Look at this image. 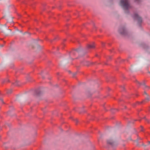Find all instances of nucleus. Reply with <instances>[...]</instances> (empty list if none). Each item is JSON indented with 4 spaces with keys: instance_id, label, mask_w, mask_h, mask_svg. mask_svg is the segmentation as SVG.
Wrapping results in <instances>:
<instances>
[{
    "instance_id": "nucleus-8",
    "label": "nucleus",
    "mask_w": 150,
    "mask_h": 150,
    "mask_svg": "<svg viewBox=\"0 0 150 150\" xmlns=\"http://www.w3.org/2000/svg\"><path fill=\"white\" fill-rule=\"evenodd\" d=\"M18 81H16L15 83H13L15 86H18Z\"/></svg>"
},
{
    "instance_id": "nucleus-14",
    "label": "nucleus",
    "mask_w": 150,
    "mask_h": 150,
    "mask_svg": "<svg viewBox=\"0 0 150 150\" xmlns=\"http://www.w3.org/2000/svg\"><path fill=\"white\" fill-rule=\"evenodd\" d=\"M121 87H122V88L123 89V90H124V86H122Z\"/></svg>"
},
{
    "instance_id": "nucleus-6",
    "label": "nucleus",
    "mask_w": 150,
    "mask_h": 150,
    "mask_svg": "<svg viewBox=\"0 0 150 150\" xmlns=\"http://www.w3.org/2000/svg\"><path fill=\"white\" fill-rule=\"evenodd\" d=\"M87 47L88 49L94 48L95 47V46L93 44L91 45H87Z\"/></svg>"
},
{
    "instance_id": "nucleus-4",
    "label": "nucleus",
    "mask_w": 150,
    "mask_h": 150,
    "mask_svg": "<svg viewBox=\"0 0 150 150\" xmlns=\"http://www.w3.org/2000/svg\"><path fill=\"white\" fill-rule=\"evenodd\" d=\"M119 31L120 33L122 35H125L127 33L126 30L124 28H120Z\"/></svg>"
},
{
    "instance_id": "nucleus-15",
    "label": "nucleus",
    "mask_w": 150,
    "mask_h": 150,
    "mask_svg": "<svg viewBox=\"0 0 150 150\" xmlns=\"http://www.w3.org/2000/svg\"><path fill=\"white\" fill-rule=\"evenodd\" d=\"M137 83H138L140 85H141V84L140 83H139V82H138V81H137Z\"/></svg>"
},
{
    "instance_id": "nucleus-2",
    "label": "nucleus",
    "mask_w": 150,
    "mask_h": 150,
    "mask_svg": "<svg viewBox=\"0 0 150 150\" xmlns=\"http://www.w3.org/2000/svg\"><path fill=\"white\" fill-rule=\"evenodd\" d=\"M132 17L134 20H136L137 21L138 23L139 24V25L140 26V24L142 21L141 18L139 16L138 14L136 13H134V15L132 16Z\"/></svg>"
},
{
    "instance_id": "nucleus-13",
    "label": "nucleus",
    "mask_w": 150,
    "mask_h": 150,
    "mask_svg": "<svg viewBox=\"0 0 150 150\" xmlns=\"http://www.w3.org/2000/svg\"><path fill=\"white\" fill-rule=\"evenodd\" d=\"M135 1L137 2H138L139 1V0H135Z\"/></svg>"
},
{
    "instance_id": "nucleus-11",
    "label": "nucleus",
    "mask_w": 150,
    "mask_h": 150,
    "mask_svg": "<svg viewBox=\"0 0 150 150\" xmlns=\"http://www.w3.org/2000/svg\"><path fill=\"white\" fill-rule=\"evenodd\" d=\"M0 100L1 101V102H2L3 103H4V102H3V100L2 99H1H1H0Z\"/></svg>"
},
{
    "instance_id": "nucleus-10",
    "label": "nucleus",
    "mask_w": 150,
    "mask_h": 150,
    "mask_svg": "<svg viewBox=\"0 0 150 150\" xmlns=\"http://www.w3.org/2000/svg\"><path fill=\"white\" fill-rule=\"evenodd\" d=\"M36 93L37 95H39L40 93V92H39V91L38 92V91H36Z\"/></svg>"
},
{
    "instance_id": "nucleus-17",
    "label": "nucleus",
    "mask_w": 150,
    "mask_h": 150,
    "mask_svg": "<svg viewBox=\"0 0 150 150\" xmlns=\"http://www.w3.org/2000/svg\"><path fill=\"white\" fill-rule=\"evenodd\" d=\"M3 46H4V45H1V47H3Z\"/></svg>"
},
{
    "instance_id": "nucleus-16",
    "label": "nucleus",
    "mask_w": 150,
    "mask_h": 150,
    "mask_svg": "<svg viewBox=\"0 0 150 150\" xmlns=\"http://www.w3.org/2000/svg\"><path fill=\"white\" fill-rule=\"evenodd\" d=\"M149 112H150V107L149 108Z\"/></svg>"
},
{
    "instance_id": "nucleus-18",
    "label": "nucleus",
    "mask_w": 150,
    "mask_h": 150,
    "mask_svg": "<svg viewBox=\"0 0 150 150\" xmlns=\"http://www.w3.org/2000/svg\"><path fill=\"white\" fill-rule=\"evenodd\" d=\"M141 128H142V129L141 130V131H143V130H142V127Z\"/></svg>"
},
{
    "instance_id": "nucleus-19",
    "label": "nucleus",
    "mask_w": 150,
    "mask_h": 150,
    "mask_svg": "<svg viewBox=\"0 0 150 150\" xmlns=\"http://www.w3.org/2000/svg\"><path fill=\"white\" fill-rule=\"evenodd\" d=\"M103 46H104V43H103Z\"/></svg>"
},
{
    "instance_id": "nucleus-12",
    "label": "nucleus",
    "mask_w": 150,
    "mask_h": 150,
    "mask_svg": "<svg viewBox=\"0 0 150 150\" xmlns=\"http://www.w3.org/2000/svg\"><path fill=\"white\" fill-rule=\"evenodd\" d=\"M75 121L76 122V123H77L78 122V120L77 119H76L75 120Z\"/></svg>"
},
{
    "instance_id": "nucleus-1",
    "label": "nucleus",
    "mask_w": 150,
    "mask_h": 150,
    "mask_svg": "<svg viewBox=\"0 0 150 150\" xmlns=\"http://www.w3.org/2000/svg\"><path fill=\"white\" fill-rule=\"evenodd\" d=\"M120 4L125 10V13H129V10L131 8L129 0H120Z\"/></svg>"
},
{
    "instance_id": "nucleus-9",
    "label": "nucleus",
    "mask_w": 150,
    "mask_h": 150,
    "mask_svg": "<svg viewBox=\"0 0 150 150\" xmlns=\"http://www.w3.org/2000/svg\"><path fill=\"white\" fill-rule=\"evenodd\" d=\"M12 92V90H10L8 91H7V93L8 94H10V93H11Z\"/></svg>"
},
{
    "instance_id": "nucleus-20",
    "label": "nucleus",
    "mask_w": 150,
    "mask_h": 150,
    "mask_svg": "<svg viewBox=\"0 0 150 150\" xmlns=\"http://www.w3.org/2000/svg\"><path fill=\"white\" fill-rule=\"evenodd\" d=\"M144 94H146V93L145 92H144Z\"/></svg>"
},
{
    "instance_id": "nucleus-3",
    "label": "nucleus",
    "mask_w": 150,
    "mask_h": 150,
    "mask_svg": "<svg viewBox=\"0 0 150 150\" xmlns=\"http://www.w3.org/2000/svg\"><path fill=\"white\" fill-rule=\"evenodd\" d=\"M79 49H76L74 50H73L70 53V57H71L72 56L75 55L77 54L79 52Z\"/></svg>"
},
{
    "instance_id": "nucleus-7",
    "label": "nucleus",
    "mask_w": 150,
    "mask_h": 150,
    "mask_svg": "<svg viewBox=\"0 0 150 150\" xmlns=\"http://www.w3.org/2000/svg\"><path fill=\"white\" fill-rule=\"evenodd\" d=\"M107 142L108 144H110L112 146L113 145V142L112 140H107Z\"/></svg>"
},
{
    "instance_id": "nucleus-5",
    "label": "nucleus",
    "mask_w": 150,
    "mask_h": 150,
    "mask_svg": "<svg viewBox=\"0 0 150 150\" xmlns=\"http://www.w3.org/2000/svg\"><path fill=\"white\" fill-rule=\"evenodd\" d=\"M148 100V99H146L145 100H144V101H141L140 102H137V103H135L134 104H133V106H135L136 104H142V103L144 102H145L146 101V100Z\"/></svg>"
}]
</instances>
